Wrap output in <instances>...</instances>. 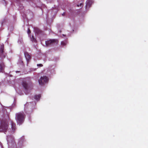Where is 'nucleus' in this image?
I'll return each instance as SVG.
<instances>
[{
    "mask_svg": "<svg viewBox=\"0 0 148 148\" xmlns=\"http://www.w3.org/2000/svg\"><path fill=\"white\" fill-rule=\"evenodd\" d=\"M65 13H63L62 14V15L63 16H64L65 15Z\"/></svg>",
    "mask_w": 148,
    "mask_h": 148,
    "instance_id": "nucleus-18",
    "label": "nucleus"
},
{
    "mask_svg": "<svg viewBox=\"0 0 148 148\" xmlns=\"http://www.w3.org/2000/svg\"><path fill=\"white\" fill-rule=\"evenodd\" d=\"M49 81V79L47 77L43 76L40 77L38 80V83L40 85L43 86L45 84L47 83Z\"/></svg>",
    "mask_w": 148,
    "mask_h": 148,
    "instance_id": "nucleus-3",
    "label": "nucleus"
},
{
    "mask_svg": "<svg viewBox=\"0 0 148 148\" xmlns=\"http://www.w3.org/2000/svg\"><path fill=\"white\" fill-rule=\"evenodd\" d=\"M37 66L40 67H42L43 66V65L42 64H37Z\"/></svg>",
    "mask_w": 148,
    "mask_h": 148,
    "instance_id": "nucleus-17",
    "label": "nucleus"
},
{
    "mask_svg": "<svg viewBox=\"0 0 148 148\" xmlns=\"http://www.w3.org/2000/svg\"><path fill=\"white\" fill-rule=\"evenodd\" d=\"M34 31L37 34H40L42 33V31L39 28L36 27L34 28Z\"/></svg>",
    "mask_w": 148,
    "mask_h": 148,
    "instance_id": "nucleus-10",
    "label": "nucleus"
},
{
    "mask_svg": "<svg viewBox=\"0 0 148 148\" xmlns=\"http://www.w3.org/2000/svg\"><path fill=\"white\" fill-rule=\"evenodd\" d=\"M31 38V40L32 41L36 42V39L34 38V36H32L31 37H30Z\"/></svg>",
    "mask_w": 148,
    "mask_h": 148,
    "instance_id": "nucleus-13",
    "label": "nucleus"
},
{
    "mask_svg": "<svg viewBox=\"0 0 148 148\" xmlns=\"http://www.w3.org/2000/svg\"><path fill=\"white\" fill-rule=\"evenodd\" d=\"M24 54L25 57L26 58L27 61L28 63L29 61L31 58V56L29 55V53L27 52H25Z\"/></svg>",
    "mask_w": 148,
    "mask_h": 148,
    "instance_id": "nucleus-7",
    "label": "nucleus"
},
{
    "mask_svg": "<svg viewBox=\"0 0 148 148\" xmlns=\"http://www.w3.org/2000/svg\"><path fill=\"white\" fill-rule=\"evenodd\" d=\"M31 33V31H30V29H28V31H27V33L28 34H29H29H30V33Z\"/></svg>",
    "mask_w": 148,
    "mask_h": 148,
    "instance_id": "nucleus-16",
    "label": "nucleus"
},
{
    "mask_svg": "<svg viewBox=\"0 0 148 148\" xmlns=\"http://www.w3.org/2000/svg\"><path fill=\"white\" fill-rule=\"evenodd\" d=\"M83 5V3H80L79 4H77V7L81 6Z\"/></svg>",
    "mask_w": 148,
    "mask_h": 148,
    "instance_id": "nucleus-15",
    "label": "nucleus"
},
{
    "mask_svg": "<svg viewBox=\"0 0 148 148\" xmlns=\"http://www.w3.org/2000/svg\"><path fill=\"white\" fill-rule=\"evenodd\" d=\"M4 48L3 45H0V56L2 58H5V54L4 53Z\"/></svg>",
    "mask_w": 148,
    "mask_h": 148,
    "instance_id": "nucleus-5",
    "label": "nucleus"
},
{
    "mask_svg": "<svg viewBox=\"0 0 148 148\" xmlns=\"http://www.w3.org/2000/svg\"><path fill=\"white\" fill-rule=\"evenodd\" d=\"M61 45H63V46H64L66 45V43L63 41L61 42Z\"/></svg>",
    "mask_w": 148,
    "mask_h": 148,
    "instance_id": "nucleus-14",
    "label": "nucleus"
},
{
    "mask_svg": "<svg viewBox=\"0 0 148 148\" xmlns=\"http://www.w3.org/2000/svg\"><path fill=\"white\" fill-rule=\"evenodd\" d=\"M22 85L23 87L25 89V93H26L29 88L28 84L26 81H23L22 83Z\"/></svg>",
    "mask_w": 148,
    "mask_h": 148,
    "instance_id": "nucleus-6",
    "label": "nucleus"
},
{
    "mask_svg": "<svg viewBox=\"0 0 148 148\" xmlns=\"http://www.w3.org/2000/svg\"><path fill=\"white\" fill-rule=\"evenodd\" d=\"M92 5V2L91 1L89 0H87L86 1V8L87 7H90Z\"/></svg>",
    "mask_w": 148,
    "mask_h": 148,
    "instance_id": "nucleus-11",
    "label": "nucleus"
},
{
    "mask_svg": "<svg viewBox=\"0 0 148 148\" xmlns=\"http://www.w3.org/2000/svg\"><path fill=\"white\" fill-rule=\"evenodd\" d=\"M25 115L23 112H20L16 114L15 119L17 123L21 124L24 121Z\"/></svg>",
    "mask_w": 148,
    "mask_h": 148,
    "instance_id": "nucleus-1",
    "label": "nucleus"
},
{
    "mask_svg": "<svg viewBox=\"0 0 148 148\" xmlns=\"http://www.w3.org/2000/svg\"><path fill=\"white\" fill-rule=\"evenodd\" d=\"M58 43V40L56 39H50L45 41V44L47 46H49L50 45H57Z\"/></svg>",
    "mask_w": 148,
    "mask_h": 148,
    "instance_id": "nucleus-2",
    "label": "nucleus"
},
{
    "mask_svg": "<svg viewBox=\"0 0 148 148\" xmlns=\"http://www.w3.org/2000/svg\"><path fill=\"white\" fill-rule=\"evenodd\" d=\"M8 125L6 121L2 122L0 126V131L6 130L8 128Z\"/></svg>",
    "mask_w": 148,
    "mask_h": 148,
    "instance_id": "nucleus-4",
    "label": "nucleus"
},
{
    "mask_svg": "<svg viewBox=\"0 0 148 148\" xmlns=\"http://www.w3.org/2000/svg\"><path fill=\"white\" fill-rule=\"evenodd\" d=\"M41 97L40 95H36L34 96V99L37 100H38Z\"/></svg>",
    "mask_w": 148,
    "mask_h": 148,
    "instance_id": "nucleus-12",
    "label": "nucleus"
},
{
    "mask_svg": "<svg viewBox=\"0 0 148 148\" xmlns=\"http://www.w3.org/2000/svg\"><path fill=\"white\" fill-rule=\"evenodd\" d=\"M11 124L12 132L14 133L16 130L15 124L13 121H11Z\"/></svg>",
    "mask_w": 148,
    "mask_h": 148,
    "instance_id": "nucleus-8",
    "label": "nucleus"
},
{
    "mask_svg": "<svg viewBox=\"0 0 148 148\" xmlns=\"http://www.w3.org/2000/svg\"><path fill=\"white\" fill-rule=\"evenodd\" d=\"M5 67L4 63L3 62H0V72H2Z\"/></svg>",
    "mask_w": 148,
    "mask_h": 148,
    "instance_id": "nucleus-9",
    "label": "nucleus"
},
{
    "mask_svg": "<svg viewBox=\"0 0 148 148\" xmlns=\"http://www.w3.org/2000/svg\"><path fill=\"white\" fill-rule=\"evenodd\" d=\"M29 84H30V85H31V84H32V83H31V82H30V83H29Z\"/></svg>",
    "mask_w": 148,
    "mask_h": 148,
    "instance_id": "nucleus-19",
    "label": "nucleus"
}]
</instances>
